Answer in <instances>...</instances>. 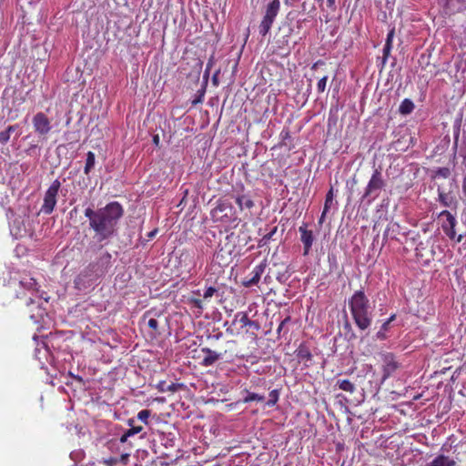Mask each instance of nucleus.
I'll return each instance as SVG.
<instances>
[{
  "instance_id": "nucleus-5",
  "label": "nucleus",
  "mask_w": 466,
  "mask_h": 466,
  "mask_svg": "<svg viewBox=\"0 0 466 466\" xmlns=\"http://www.w3.org/2000/svg\"><path fill=\"white\" fill-rule=\"evenodd\" d=\"M211 218L214 221L221 223H234L238 221L236 210L228 200H219L216 208L211 210Z\"/></svg>"
},
{
  "instance_id": "nucleus-40",
  "label": "nucleus",
  "mask_w": 466,
  "mask_h": 466,
  "mask_svg": "<svg viewBox=\"0 0 466 466\" xmlns=\"http://www.w3.org/2000/svg\"><path fill=\"white\" fill-rule=\"evenodd\" d=\"M391 49H392V46L386 45V44L384 45L383 51H382L383 56H382V60H381L382 66L386 64L388 57L390 55Z\"/></svg>"
},
{
  "instance_id": "nucleus-45",
  "label": "nucleus",
  "mask_w": 466,
  "mask_h": 466,
  "mask_svg": "<svg viewBox=\"0 0 466 466\" xmlns=\"http://www.w3.org/2000/svg\"><path fill=\"white\" fill-rule=\"evenodd\" d=\"M10 140V136L7 134V132L5 130L0 132V144L5 145Z\"/></svg>"
},
{
  "instance_id": "nucleus-25",
  "label": "nucleus",
  "mask_w": 466,
  "mask_h": 466,
  "mask_svg": "<svg viewBox=\"0 0 466 466\" xmlns=\"http://www.w3.org/2000/svg\"><path fill=\"white\" fill-rule=\"evenodd\" d=\"M96 163V156L92 151H88L86 153V165L84 167V173L88 175L90 171L94 168Z\"/></svg>"
},
{
  "instance_id": "nucleus-16",
  "label": "nucleus",
  "mask_w": 466,
  "mask_h": 466,
  "mask_svg": "<svg viewBox=\"0 0 466 466\" xmlns=\"http://www.w3.org/2000/svg\"><path fill=\"white\" fill-rule=\"evenodd\" d=\"M426 466H456V461L444 454H439Z\"/></svg>"
},
{
  "instance_id": "nucleus-3",
  "label": "nucleus",
  "mask_w": 466,
  "mask_h": 466,
  "mask_svg": "<svg viewBox=\"0 0 466 466\" xmlns=\"http://www.w3.org/2000/svg\"><path fill=\"white\" fill-rule=\"evenodd\" d=\"M111 267L112 255L108 251H104L96 258L95 261L89 263L88 266L80 273V275L76 279V284L78 283L77 280L81 278H102L106 276Z\"/></svg>"
},
{
  "instance_id": "nucleus-63",
  "label": "nucleus",
  "mask_w": 466,
  "mask_h": 466,
  "mask_svg": "<svg viewBox=\"0 0 466 466\" xmlns=\"http://www.w3.org/2000/svg\"><path fill=\"white\" fill-rule=\"evenodd\" d=\"M135 422H136L135 419H134V418H131V419H129V420H127V425H128L130 428H132V426H136V425H135Z\"/></svg>"
},
{
  "instance_id": "nucleus-52",
  "label": "nucleus",
  "mask_w": 466,
  "mask_h": 466,
  "mask_svg": "<svg viewBox=\"0 0 466 466\" xmlns=\"http://www.w3.org/2000/svg\"><path fill=\"white\" fill-rule=\"evenodd\" d=\"M218 74H219V70H218L217 72H215V74L213 75L212 76V82L215 86H218Z\"/></svg>"
},
{
  "instance_id": "nucleus-28",
  "label": "nucleus",
  "mask_w": 466,
  "mask_h": 466,
  "mask_svg": "<svg viewBox=\"0 0 466 466\" xmlns=\"http://www.w3.org/2000/svg\"><path fill=\"white\" fill-rule=\"evenodd\" d=\"M278 227L275 226L268 234L264 235L261 239L258 240V248H263L268 245L272 237L276 234Z\"/></svg>"
},
{
  "instance_id": "nucleus-1",
  "label": "nucleus",
  "mask_w": 466,
  "mask_h": 466,
  "mask_svg": "<svg viewBox=\"0 0 466 466\" xmlns=\"http://www.w3.org/2000/svg\"><path fill=\"white\" fill-rule=\"evenodd\" d=\"M123 215L124 209L116 201L110 202L96 210L90 207L85 210V216L89 219L90 228L96 232L99 242L116 235L117 225Z\"/></svg>"
},
{
  "instance_id": "nucleus-27",
  "label": "nucleus",
  "mask_w": 466,
  "mask_h": 466,
  "mask_svg": "<svg viewBox=\"0 0 466 466\" xmlns=\"http://www.w3.org/2000/svg\"><path fill=\"white\" fill-rule=\"evenodd\" d=\"M344 391L352 393L355 390V385L349 380H339L337 384Z\"/></svg>"
},
{
  "instance_id": "nucleus-60",
  "label": "nucleus",
  "mask_w": 466,
  "mask_h": 466,
  "mask_svg": "<svg viewBox=\"0 0 466 466\" xmlns=\"http://www.w3.org/2000/svg\"><path fill=\"white\" fill-rule=\"evenodd\" d=\"M462 192L464 196L466 197V174L464 175L463 181H462Z\"/></svg>"
},
{
  "instance_id": "nucleus-9",
  "label": "nucleus",
  "mask_w": 466,
  "mask_h": 466,
  "mask_svg": "<svg viewBox=\"0 0 466 466\" xmlns=\"http://www.w3.org/2000/svg\"><path fill=\"white\" fill-rule=\"evenodd\" d=\"M440 218H446V219L442 222L441 228L446 234V236L451 239L456 240L457 242H461L463 238L462 235H456L455 226L457 224L455 217L449 211L443 210L440 213Z\"/></svg>"
},
{
  "instance_id": "nucleus-15",
  "label": "nucleus",
  "mask_w": 466,
  "mask_h": 466,
  "mask_svg": "<svg viewBox=\"0 0 466 466\" xmlns=\"http://www.w3.org/2000/svg\"><path fill=\"white\" fill-rule=\"evenodd\" d=\"M237 321L240 322L243 327L248 326L256 330L260 329L259 323L256 320L249 319L246 312H238L235 315L232 325H235Z\"/></svg>"
},
{
  "instance_id": "nucleus-17",
  "label": "nucleus",
  "mask_w": 466,
  "mask_h": 466,
  "mask_svg": "<svg viewBox=\"0 0 466 466\" xmlns=\"http://www.w3.org/2000/svg\"><path fill=\"white\" fill-rule=\"evenodd\" d=\"M295 353L299 361L305 360L310 362L312 360L313 356L306 343H300Z\"/></svg>"
},
{
  "instance_id": "nucleus-24",
  "label": "nucleus",
  "mask_w": 466,
  "mask_h": 466,
  "mask_svg": "<svg viewBox=\"0 0 466 466\" xmlns=\"http://www.w3.org/2000/svg\"><path fill=\"white\" fill-rule=\"evenodd\" d=\"M142 430H143L142 426H132V428H129L128 430H126L123 432V434L119 438V441L121 443L127 442L129 437L134 436V435L141 432Z\"/></svg>"
},
{
  "instance_id": "nucleus-18",
  "label": "nucleus",
  "mask_w": 466,
  "mask_h": 466,
  "mask_svg": "<svg viewBox=\"0 0 466 466\" xmlns=\"http://www.w3.org/2000/svg\"><path fill=\"white\" fill-rule=\"evenodd\" d=\"M343 336L348 342L353 341L357 339V335L353 330V328L349 320L347 314L344 316L343 323Z\"/></svg>"
},
{
  "instance_id": "nucleus-10",
  "label": "nucleus",
  "mask_w": 466,
  "mask_h": 466,
  "mask_svg": "<svg viewBox=\"0 0 466 466\" xmlns=\"http://www.w3.org/2000/svg\"><path fill=\"white\" fill-rule=\"evenodd\" d=\"M35 131L40 136L47 135L52 129L49 118L43 112L36 113L33 117Z\"/></svg>"
},
{
  "instance_id": "nucleus-41",
  "label": "nucleus",
  "mask_w": 466,
  "mask_h": 466,
  "mask_svg": "<svg viewBox=\"0 0 466 466\" xmlns=\"http://www.w3.org/2000/svg\"><path fill=\"white\" fill-rule=\"evenodd\" d=\"M328 81V76H325L322 78H320L318 82L317 88L319 93H323L326 89V85Z\"/></svg>"
},
{
  "instance_id": "nucleus-58",
  "label": "nucleus",
  "mask_w": 466,
  "mask_h": 466,
  "mask_svg": "<svg viewBox=\"0 0 466 466\" xmlns=\"http://www.w3.org/2000/svg\"><path fill=\"white\" fill-rule=\"evenodd\" d=\"M441 142L443 143V147H448L450 142H451V138L449 136H445L443 137V139L441 140Z\"/></svg>"
},
{
  "instance_id": "nucleus-38",
  "label": "nucleus",
  "mask_w": 466,
  "mask_h": 466,
  "mask_svg": "<svg viewBox=\"0 0 466 466\" xmlns=\"http://www.w3.org/2000/svg\"><path fill=\"white\" fill-rule=\"evenodd\" d=\"M290 278V273L289 272L288 268L284 272H279L277 275V279L281 284H286Z\"/></svg>"
},
{
  "instance_id": "nucleus-21",
  "label": "nucleus",
  "mask_w": 466,
  "mask_h": 466,
  "mask_svg": "<svg viewBox=\"0 0 466 466\" xmlns=\"http://www.w3.org/2000/svg\"><path fill=\"white\" fill-rule=\"evenodd\" d=\"M182 388H184V384H182V383H171L169 385H167L166 381H160L157 384V389L161 392H165V391L175 392Z\"/></svg>"
},
{
  "instance_id": "nucleus-42",
  "label": "nucleus",
  "mask_w": 466,
  "mask_h": 466,
  "mask_svg": "<svg viewBox=\"0 0 466 466\" xmlns=\"http://www.w3.org/2000/svg\"><path fill=\"white\" fill-rule=\"evenodd\" d=\"M37 302V312L36 313H31L30 318L33 319L35 321H38V318H41L43 316L44 309L41 308L39 304V300Z\"/></svg>"
},
{
  "instance_id": "nucleus-32",
  "label": "nucleus",
  "mask_w": 466,
  "mask_h": 466,
  "mask_svg": "<svg viewBox=\"0 0 466 466\" xmlns=\"http://www.w3.org/2000/svg\"><path fill=\"white\" fill-rule=\"evenodd\" d=\"M162 444L167 448H174L175 446V437L172 433L164 434L162 438Z\"/></svg>"
},
{
  "instance_id": "nucleus-12",
  "label": "nucleus",
  "mask_w": 466,
  "mask_h": 466,
  "mask_svg": "<svg viewBox=\"0 0 466 466\" xmlns=\"http://www.w3.org/2000/svg\"><path fill=\"white\" fill-rule=\"evenodd\" d=\"M383 374H382V380H385L390 376H391L399 368V363L395 361L394 355L391 353H387L383 357Z\"/></svg>"
},
{
  "instance_id": "nucleus-48",
  "label": "nucleus",
  "mask_w": 466,
  "mask_h": 466,
  "mask_svg": "<svg viewBox=\"0 0 466 466\" xmlns=\"http://www.w3.org/2000/svg\"><path fill=\"white\" fill-rule=\"evenodd\" d=\"M280 137L282 139L281 145H285V140L289 139L291 137L290 131L289 128H285L281 131Z\"/></svg>"
},
{
  "instance_id": "nucleus-49",
  "label": "nucleus",
  "mask_w": 466,
  "mask_h": 466,
  "mask_svg": "<svg viewBox=\"0 0 466 466\" xmlns=\"http://www.w3.org/2000/svg\"><path fill=\"white\" fill-rule=\"evenodd\" d=\"M147 325L150 329L158 333V321L156 319H150Z\"/></svg>"
},
{
  "instance_id": "nucleus-46",
  "label": "nucleus",
  "mask_w": 466,
  "mask_h": 466,
  "mask_svg": "<svg viewBox=\"0 0 466 466\" xmlns=\"http://www.w3.org/2000/svg\"><path fill=\"white\" fill-rule=\"evenodd\" d=\"M217 291H218V290H217V289H216V288H214V287H208V288L205 290V292H204V294H203V297H204V299H209V298H211V297H212V296H213Z\"/></svg>"
},
{
  "instance_id": "nucleus-30",
  "label": "nucleus",
  "mask_w": 466,
  "mask_h": 466,
  "mask_svg": "<svg viewBox=\"0 0 466 466\" xmlns=\"http://www.w3.org/2000/svg\"><path fill=\"white\" fill-rule=\"evenodd\" d=\"M461 124V119L458 118V119H456V121L454 123V126H453V128H454V132H453V135H454L453 148H454V150H456L457 147H458Z\"/></svg>"
},
{
  "instance_id": "nucleus-14",
  "label": "nucleus",
  "mask_w": 466,
  "mask_h": 466,
  "mask_svg": "<svg viewBox=\"0 0 466 466\" xmlns=\"http://www.w3.org/2000/svg\"><path fill=\"white\" fill-rule=\"evenodd\" d=\"M266 267V262H261L260 264L257 265L251 272V278L243 281V286L246 288H250L254 285H257L261 278V275L264 273Z\"/></svg>"
},
{
  "instance_id": "nucleus-51",
  "label": "nucleus",
  "mask_w": 466,
  "mask_h": 466,
  "mask_svg": "<svg viewBox=\"0 0 466 466\" xmlns=\"http://www.w3.org/2000/svg\"><path fill=\"white\" fill-rule=\"evenodd\" d=\"M341 336H342V333L339 332L337 336L334 337V339H333L334 343H333V346L331 348L332 353H336L337 352V341H338L339 338L341 337Z\"/></svg>"
},
{
  "instance_id": "nucleus-43",
  "label": "nucleus",
  "mask_w": 466,
  "mask_h": 466,
  "mask_svg": "<svg viewBox=\"0 0 466 466\" xmlns=\"http://www.w3.org/2000/svg\"><path fill=\"white\" fill-rule=\"evenodd\" d=\"M291 320V318L290 316H287L284 319H282L278 327V329H277V333L279 335V337L280 336V333L282 331V329L285 328V326L289 323Z\"/></svg>"
},
{
  "instance_id": "nucleus-20",
  "label": "nucleus",
  "mask_w": 466,
  "mask_h": 466,
  "mask_svg": "<svg viewBox=\"0 0 466 466\" xmlns=\"http://www.w3.org/2000/svg\"><path fill=\"white\" fill-rule=\"evenodd\" d=\"M415 108L414 103L410 98H405L400 105L399 112L403 116L410 115Z\"/></svg>"
},
{
  "instance_id": "nucleus-2",
  "label": "nucleus",
  "mask_w": 466,
  "mask_h": 466,
  "mask_svg": "<svg viewBox=\"0 0 466 466\" xmlns=\"http://www.w3.org/2000/svg\"><path fill=\"white\" fill-rule=\"evenodd\" d=\"M349 307L354 323L361 331L370 329L372 323V312L370 310V300L364 290H357L349 300Z\"/></svg>"
},
{
  "instance_id": "nucleus-29",
  "label": "nucleus",
  "mask_w": 466,
  "mask_h": 466,
  "mask_svg": "<svg viewBox=\"0 0 466 466\" xmlns=\"http://www.w3.org/2000/svg\"><path fill=\"white\" fill-rule=\"evenodd\" d=\"M451 172L450 167H438L434 171V175H432L431 177L432 178H436V177L447 178L451 176Z\"/></svg>"
},
{
  "instance_id": "nucleus-53",
  "label": "nucleus",
  "mask_w": 466,
  "mask_h": 466,
  "mask_svg": "<svg viewBox=\"0 0 466 466\" xmlns=\"http://www.w3.org/2000/svg\"><path fill=\"white\" fill-rule=\"evenodd\" d=\"M328 213V211H325V208H323V211H322V214L319 219V225L321 226L325 220V218H326V214Z\"/></svg>"
},
{
  "instance_id": "nucleus-31",
  "label": "nucleus",
  "mask_w": 466,
  "mask_h": 466,
  "mask_svg": "<svg viewBox=\"0 0 466 466\" xmlns=\"http://www.w3.org/2000/svg\"><path fill=\"white\" fill-rule=\"evenodd\" d=\"M279 393H280V390H278V389L272 390L269 392V399L267 401V405L268 407H273L274 405L277 404V402L279 401Z\"/></svg>"
},
{
  "instance_id": "nucleus-62",
  "label": "nucleus",
  "mask_w": 466,
  "mask_h": 466,
  "mask_svg": "<svg viewBox=\"0 0 466 466\" xmlns=\"http://www.w3.org/2000/svg\"><path fill=\"white\" fill-rule=\"evenodd\" d=\"M35 300L34 299H32V298H29V299H28V300H27V302H26V306H27L28 308H30V307H31L33 304H35Z\"/></svg>"
},
{
  "instance_id": "nucleus-7",
  "label": "nucleus",
  "mask_w": 466,
  "mask_h": 466,
  "mask_svg": "<svg viewBox=\"0 0 466 466\" xmlns=\"http://www.w3.org/2000/svg\"><path fill=\"white\" fill-rule=\"evenodd\" d=\"M442 17H451L466 10V0H437Z\"/></svg>"
},
{
  "instance_id": "nucleus-54",
  "label": "nucleus",
  "mask_w": 466,
  "mask_h": 466,
  "mask_svg": "<svg viewBox=\"0 0 466 466\" xmlns=\"http://www.w3.org/2000/svg\"><path fill=\"white\" fill-rule=\"evenodd\" d=\"M395 230H396V231H390V238L398 240V238H397V235H398V234H399V232H400V228H399V229H397V228H395Z\"/></svg>"
},
{
  "instance_id": "nucleus-26",
  "label": "nucleus",
  "mask_w": 466,
  "mask_h": 466,
  "mask_svg": "<svg viewBox=\"0 0 466 466\" xmlns=\"http://www.w3.org/2000/svg\"><path fill=\"white\" fill-rule=\"evenodd\" d=\"M439 201L444 207H451L453 202V197L446 194L440 187H438Z\"/></svg>"
},
{
  "instance_id": "nucleus-50",
  "label": "nucleus",
  "mask_w": 466,
  "mask_h": 466,
  "mask_svg": "<svg viewBox=\"0 0 466 466\" xmlns=\"http://www.w3.org/2000/svg\"><path fill=\"white\" fill-rule=\"evenodd\" d=\"M20 129V126L18 124L8 126L5 129L7 134L11 137L12 133Z\"/></svg>"
},
{
  "instance_id": "nucleus-34",
  "label": "nucleus",
  "mask_w": 466,
  "mask_h": 466,
  "mask_svg": "<svg viewBox=\"0 0 466 466\" xmlns=\"http://www.w3.org/2000/svg\"><path fill=\"white\" fill-rule=\"evenodd\" d=\"M395 228H396L397 229H399V228H400L399 224L394 223V224H392V225H390V226L386 228V230L384 231V234H383V240H382V245H381L382 247L385 245V243L387 242L388 238H390V231H396V230H395Z\"/></svg>"
},
{
  "instance_id": "nucleus-22",
  "label": "nucleus",
  "mask_w": 466,
  "mask_h": 466,
  "mask_svg": "<svg viewBox=\"0 0 466 466\" xmlns=\"http://www.w3.org/2000/svg\"><path fill=\"white\" fill-rule=\"evenodd\" d=\"M236 202L238 205L240 209H243L244 208L250 209L255 205L254 201L249 197H248L246 195H238L236 198Z\"/></svg>"
},
{
  "instance_id": "nucleus-13",
  "label": "nucleus",
  "mask_w": 466,
  "mask_h": 466,
  "mask_svg": "<svg viewBox=\"0 0 466 466\" xmlns=\"http://www.w3.org/2000/svg\"><path fill=\"white\" fill-rule=\"evenodd\" d=\"M200 350L205 354L200 363L204 367L213 366L217 361L223 358V353L212 350L209 348H201Z\"/></svg>"
},
{
  "instance_id": "nucleus-56",
  "label": "nucleus",
  "mask_w": 466,
  "mask_h": 466,
  "mask_svg": "<svg viewBox=\"0 0 466 466\" xmlns=\"http://www.w3.org/2000/svg\"><path fill=\"white\" fill-rule=\"evenodd\" d=\"M327 5L328 7H329L331 10H335L336 9V5H335V0H327Z\"/></svg>"
},
{
  "instance_id": "nucleus-39",
  "label": "nucleus",
  "mask_w": 466,
  "mask_h": 466,
  "mask_svg": "<svg viewBox=\"0 0 466 466\" xmlns=\"http://www.w3.org/2000/svg\"><path fill=\"white\" fill-rule=\"evenodd\" d=\"M213 63H214V56H212L209 58V60H208V64H207V68H206V70H205V72H204L203 78H204V82H205V84H207V83H208V77H209L210 69H211V67H212V66H213Z\"/></svg>"
},
{
  "instance_id": "nucleus-8",
  "label": "nucleus",
  "mask_w": 466,
  "mask_h": 466,
  "mask_svg": "<svg viewBox=\"0 0 466 466\" xmlns=\"http://www.w3.org/2000/svg\"><path fill=\"white\" fill-rule=\"evenodd\" d=\"M61 187V182L56 179L52 182L50 187L45 193L44 203L41 208V211L46 215L51 214L56 205V197Z\"/></svg>"
},
{
  "instance_id": "nucleus-55",
  "label": "nucleus",
  "mask_w": 466,
  "mask_h": 466,
  "mask_svg": "<svg viewBox=\"0 0 466 466\" xmlns=\"http://www.w3.org/2000/svg\"><path fill=\"white\" fill-rule=\"evenodd\" d=\"M152 141H153V144H154L156 147H159L160 138H159V136H158V135H154V136H153V138H152Z\"/></svg>"
},
{
  "instance_id": "nucleus-11",
  "label": "nucleus",
  "mask_w": 466,
  "mask_h": 466,
  "mask_svg": "<svg viewBox=\"0 0 466 466\" xmlns=\"http://www.w3.org/2000/svg\"><path fill=\"white\" fill-rule=\"evenodd\" d=\"M307 224L304 223L302 226L299 227V231L300 233V240L303 243V255L307 256L309 255L313 241L315 239L312 230H309L307 228Z\"/></svg>"
},
{
  "instance_id": "nucleus-59",
  "label": "nucleus",
  "mask_w": 466,
  "mask_h": 466,
  "mask_svg": "<svg viewBox=\"0 0 466 466\" xmlns=\"http://www.w3.org/2000/svg\"><path fill=\"white\" fill-rule=\"evenodd\" d=\"M293 33V28L289 29V34L283 37V43L288 44V37Z\"/></svg>"
},
{
  "instance_id": "nucleus-44",
  "label": "nucleus",
  "mask_w": 466,
  "mask_h": 466,
  "mask_svg": "<svg viewBox=\"0 0 466 466\" xmlns=\"http://www.w3.org/2000/svg\"><path fill=\"white\" fill-rule=\"evenodd\" d=\"M189 303L199 310L203 309L202 301L199 299L191 298L188 299Z\"/></svg>"
},
{
  "instance_id": "nucleus-4",
  "label": "nucleus",
  "mask_w": 466,
  "mask_h": 466,
  "mask_svg": "<svg viewBox=\"0 0 466 466\" xmlns=\"http://www.w3.org/2000/svg\"><path fill=\"white\" fill-rule=\"evenodd\" d=\"M385 186L386 183L383 179L380 168H376L368 182L364 194L360 198V202L363 203L367 200L368 204L371 203V201L379 197L380 191L384 188Z\"/></svg>"
},
{
  "instance_id": "nucleus-35",
  "label": "nucleus",
  "mask_w": 466,
  "mask_h": 466,
  "mask_svg": "<svg viewBox=\"0 0 466 466\" xmlns=\"http://www.w3.org/2000/svg\"><path fill=\"white\" fill-rule=\"evenodd\" d=\"M205 92H206L205 86H203L201 89H199L197 92V94L195 96V98L192 101V105L193 106H196V105H198L199 103H202L204 96H205Z\"/></svg>"
},
{
  "instance_id": "nucleus-61",
  "label": "nucleus",
  "mask_w": 466,
  "mask_h": 466,
  "mask_svg": "<svg viewBox=\"0 0 466 466\" xmlns=\"http://www.w3.org/2000/svg\"><path fill=\"white\" fill-rule=\"evenodd\" d=\"M222 335H223L222 332H218V333H217L215 335H212V336L208 335V338H213L215 339H219L222 337Z\"/></svg>"
},
{
  "instance_id": "nucleus-37",
  "label": "nucleus",
  "mask_w": 466,
  "mask_h": 466,
  "mask_svg": "<svg viewBox=\"0 0 466 466\" xmlns=\"http://www.w3.org/2000/svg\"><path fill=\"white\" fill-rule=\"evenodd\" d=\"M357 184L356 177H352L351 180L347 181V188H348V202L350 201L352 194H353V187Z\"/></svg>"
},
{
  "instance_id": "nucleus-64",
  "label": "nucleus",
  "mask_w": 466,
  "mask_h": 466,
  "mask_svg": "<svg viewBox=\"0 0 466 466\" xmlns=\"http://www.w3.org/2000/svg\"><path fill=\"white\" fill-rule=\"evenodd\" d=\"M323 64H324L323 61L319 60V61H317L316 63L313 64L312 69H316L317 67H319V65H323Z\"/></svg>"
},
{
  "instance_id": "nucleus-47",
  "label": "nucleus",
  "mask_w": 466,
  "mask_h": 466,
  "mask_svg": "<svg viewBox=\"0 0 466 466\" xmlns=\"http://www.w3.org/2000/svg\"><path fill=\"white\" fill-rule=\"evenodd\" d=\"M394 35H395V28H394V27H392V28L388 32V35H387V37H386V42H385V44H386V45H390V46H392V42H393Z\"/></svg>"
},
{
  "instance_id": "nucleus-19",
  "label": "nucleus",
  "mask_w": 466,
  "mask_h": 466,
  "mask_svg": "<svg viewBox=\"0 0 466 466\" xmlns=\"http://www.w3.org/2000/svg\"><path fill=\"white\" fill-rule=\"evenodd\" d=\"M390 328H391V326L389 325V321H384L381 324L380 329L374 335V337H373L374 340H380V341L386 340L389 338L388 333L390 332Z\"/></svg>"
},
{
  "instance_id": "nucleus-23",
  "label": "nucleus",
  "mask_w": 466,
  "mask_h": 466,
  "mask_svg": "<svg viewBox=\"0 0 466 466\" xmlns=\"http://www.w3.org/2000/svg\"><path fill=\"white\" fill-rule=\"evenodd\" d=\"M243 393L245 394L243 399H242V401L244 403H248V402H251V401H264L265 400V396L264 395H260V394H258V393H254V392H250L248 391V390H243Z\"/></svg>"
},
{
  "instance_id": "nucleus-36",
  "label": "nucleus",
  "mask_w": 466,
  "mask_h": 466,
  "mask_svg": "<svg viewBox=\"0 0 466 466\" xmlns=\"http://www.w3.org/2000/svg\"><path fill=\"white\" fill-rule=\"evenodd\" d=\"M150 415H151V410H142L137 413V419L139 420L143 421L144 423L147 424L148 423L147 419L150 417Z\"/></svg>"
},
{
  "instance_id": "nucleus-57",
  "label": "nucleus",
  "mask_w": 466,
  "mask_h": 466,
  "mask_svg": "<svg viewBox=\"0 0 466 466\" xmlns=\"http://www.w3.org/2000/svg\"><path fill=\"white\" fill-rule=\"evenodd\" d=\"M187 194H188V189H187V188L184 189L183 190V197H182L180 202L178 203V206H181L185 202Z\"/></svg>"
},
{
  "instance_id": "nucleus-6",
  "label": "nucleus",
  "mask_w": 466,
  "mask_h": 466,
  "mask_svg": "<svg viewBox=\"0 0 466 466\" xmlns=\"http://www.w3.org/2000/svg\"><path fill=\"white\" fill-rule=\"evenodd\" d=\"M280 8L279 0H272L266 8L265 15L259 24L258 30L262 36L269 32Z\"/></svg>"
},
{
  "instance_id": "nucleus-33",
  "label": "nucleus",
  "mask_w": 466,
  "mask_h": 466,
  "mask_svg": "<svg viewBox=\"0 0 466 466\" xmlns=\"http://www.w3.org/2000/svg\"><path fill=\"white\" fill-rule=\"evenodd\" d=\"M333 198H334V190H333V187H331L326 195V199H325V203H324L325 211L329 210L330 206L333 201Z\"/></svg>"
}]
</instances>
